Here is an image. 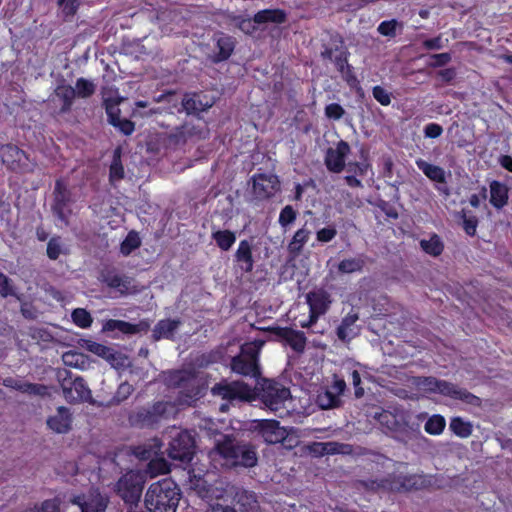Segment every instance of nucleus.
I'll return each instance as SVG.
<instances>
[{"label":"nucleus","instance_id":"4c0bfd02","mask_svg":"<svg viewBox=\"0 0 512 512\" xmlns=\"http://www.w3.org/2000/svg\"><path fill=\"white\" fill-rule=\"evenodd\" d=\"M285 20V14L279 9L262 10L255 14L254 21L258 24L272 22L282 23Z\"/></svg>","mask_w":512,"mask_h":512},{"label":"nucleus","instance_id":"473e14b6","mask_svg":"<svg viewBox=\"0 0 512 512\" xmlns=\"http://www.w3.org/2000/svg\"><path fill=\"white\" fill-rule=\"evenodd\" d=\"M280 336L289 344L296 352H302L306 345L304 334L292 329H282Z\"/></svg>","mask_w":512,"mask_h":512},{"label":"nucleus","instance_id":"4468645a","mask_svg":"<svg viewBox=\"0 0 512 512\" xmlns=\"http://www.w3.org/2000/svg\"><path fill=\"white\" fill-rule=\"evenodd\" d=\"M207 129L205 123L201 119L186 122L183 126L176 128L169 135V140L175 145L186 143L188 140L205 138Z\"/></svg>","mask_w":512,"mask_h":512},{"label":"nucleus","instance_id":"338daca9","mask_svg":"<svg viewBox=\"0 0 512 512\" xmlns=\"http://www.w3.org/2000/svg\"><path fill=\"white\" fill-rule=\"evenodd\" d=\"M37 512H59L58 500L52 499L44 501Z\"/></svg>","mask_w":512,"mask_h":512},{"label":"nucleus","instance_id":"f704fd0d","mask_svg":"<svg viewBox=\"0 0 512 512\" xmlns=\"http://www.w3.org/2000/svg\"><path fill=\"white\" fill-rule=\"evenodd\" d=\"M420 247L425 253L436 257L443 252L444 244L438 235L432 234L428 239L420 240Z\"/></svg>","mask_w":512,"mask_h":512},{"label":"nucleus","instance_id":"423d86ee","mask_svg":"<svg viewBox=\"0 0 512 512\" xmlns=\"http://www.w3.org/2000/svg\"><path fill=\"white\" fill-rule=\"evenodd\" d=\"M257 397L265 408L273 412L285 409V403L290 400V390L279 382L263 379L256 387Z\"/></svg>","mask_w":512,"mask_h":512},{"label":"nucleus","instance_id":"bf43d9fd","mask_svg":"<svg viewBox=\"0 0 512 512\" xmlns=\"http://www.w3.org/2000/svg\"><path fill=\"white\" fill-rule=\"evenodd\" d=\"M462 218H463V228H464L465 232L468 235L473 236L476 232V228L478 225V221H477L476 217L467 216L465 214V212H463Z\"/></svg>","mask_w":512,"mask_h":512},{"label":"nucleus","instance_id":"7ed1b4c3","mask_svg":"<svg viewBox=\"0 0 512 512\" xmlns=\"http://www.w3.org/2000/svg\"><path fill=\"white\" fill-rule=\"evenodd\" d=\"M212 460L221 457L224 460L223 465L253 467L257 463V456L254 449L247 445H236L230 438L218 442L216 447L210 453Z\"/></svg>","mask_w":512,"mask_h":512},{"label":"nucleus","instance_id":"39448f33","mask_svg":"<svg viewBox=\"0 0 512 512\" xmlns=\"http://www.w3.org/2000/svg\"><path fill=\"white\" fill-rule=\"evenodd\" d=\"M263 345L264 341L262 340L243 344L240 353L232 358V371L243 376H259L258 357Z\"/></svg>","mask_w":512,"mask_h":512},{"label":"nucleus","instance_id":"9b49d317","mask_svg":"<svg viewBox=\"0 0 512 512\" xmlns=\"http://www.w3.org/2000/svg\"><path fill=\"white\" fill-rule=\"evenodd\" d=\"M171 438L168 455L171 459L180 462L191 461L194 454V439L188 431L173 427L169 431Z\"/></svg>","mask_w":512,"mask_h":512},{"label":"nucleus","instance_id":"4be33fe9","mask_svg":"<svg viewBox=\"0 0 512 512\" xmlns=\"http://www.w3.org/2000/svg\"><path fill=\"white\" fill-rule=\"evenodd\" d=\"M278 189L279 181L275 175L260 174L253 178V193L257 198H268L274 195Z\"/></svg>","mask_w":512,"mask_h":512},{"label":"nucleus","instance_id":"a19ab883","mask_svg":"<svg viewBox=\"0 0 512 512\" xmlns=\"http://www.w3.org/2000/svg\"><path fill=\"white\" fill-rule=\"evenodd\" d=\"M364 266V260L361 257L347 258L340 261L338 270L341 273L349 274L360 272Z\"/></svg>","mask_w":512,"mask_h":512},{"label":"nucleus","instance_id":"7c9ffc66","mask_svg":"<svg viewBox=\"0 0 512 512\" xmlns=\"http://www.w3.org/2000/svg\"><path fill=\"white\" fill-rule=\"evenodd\" d=\"M62 361L66 366L84 370L90 365L89 358L81 352L67 351L62 355Z\"/></svg>","mask_w":512,"mask_h":512},{"label":"nucleus","instance_id":"8fccbe9b","mask_svg":"<svg viewBox=\"0 0 512 512\" xmlns=\"http://www.w3.org/2000/svg\"><path fill=\"white\" fill-rule=\"evenodd\" d=\"M73 322L80 328H88L92 324V317L83 308H77L72 312Z\"/></svg>","mask_w":512,"mask_h":512},{"label":"nucleus","instance_id":"b1692460","mask_svg":"<svg viewBox=\"0 0 512 512\" xmlns=\"http://www.w3.org/2000/svg\"><path fill=\"white\" fill-rule=\"evenodd\" d=\"M490 188V203L496 209H502L508 203L509 190L508 187L499 182L492 181L489 185Z\"/></svg>","mask_w":512,"mask_h":512},{"label":"nucleus","instance_id":"20e7f679","mask_svg":"<svg viewBox=\"0 0 512 512\" xmlns=\"http://www.w3.org/2000/svg\"><path fill=\"white\" fill-rule=\"evenodd\" d=\"M431 480L421 474L398 475L381 480H371L366 483V487L371 490H389L396 492H406L411 490H419L428 487Z\"/></svg>","mask_w":512,"mask_h":512},{"label":"nucleus","instance_id":"0e129e2a","mask_svg":"<svg viewBox=\"0 0 512 512\" xmlns=\"http://www.w3.org/2000/svg\"><path fill=\"white\" fill-rule=\"evenodd\" d=\"M442 132V127L436 123H430L426 125L424 129V134L428 138H437L442 134Z\"/></svg>","mask_w":512,"mask_h":512},{"label":"nucleus","instance_id":"13d9d810","mask_svg":"<svg viewBox=\"0 0 512 512\" xmlns=\"http://www.w3.org/2000/svg\"><path fill=\"white\" fill-rule=\"evenodd\" d=\"M337 230L334 227H325L317 231L316 238L319 242L327 243L335 238Z\"/></svg>","mask_w":512,"mask_h":512},{"label":"nucleus","instance_id":"680f3d73","mask_svg":"<svg viewBox=\"0 0 512 512\" xmlns=\"http://www.w3.org/2000/svg\"><path fill=\"white\" fill-rule=\"evenodd\" d=\"M132 392H133L132 385H130L128 383L120 384V386L118 387L117 393L114 397L115 402L119 403V402L127 399L128 396L131 395Z\"/></svg>","mask_w":512,"mask_h":512},{"label":"nucleus","instance_id":"a18cd8bd","mask_svg":"<svg viewBox=\"0 0 512 512\" xmlns=\"http://www.w3.org/2000/svg\"><path fill=\"white\" fill-rule=\"evenodd\" d=\"M140 244H141V240H140L139 235L136 232L131 231L128 233L126 238L121 243L120 251L123 255L127 256L132 251L137 249L140 246Z\"/></svg>","mask_w":512,"mask_h":512},{"label":"nucleus","instance_id":"3c124183","mask_svg":"<svg viewBox=\"0 0 512 512\" xmlns=\"http://www.w3.org/2000/svg\"><path fill=\"white\" fill-rule=\"evenodd\" d=\"M105 108L106 113L108 115V121L109 123H114L119 117L120 109H119V100H113V99H105Z\"/></svg>","mask_w":512,"mask_h":512},{"label":"nucleus","instance_id":"c85d7f7f","mask_svg":"<svg viewBox=\"0 0 512 512\" xmlns=\"http://www.w3.org/2000/svg\"><path fill=\"white\" fill-rule=\"evenodd\" d=\"M358 320L356 314H348L343 320L341 325L338 327V337L343 341H349L358 334V328L355 323Z\"/></svg>","mask_w":512,"mask_h":512},{"label":"nucleus","instance_id":"a211bd4d","mask_svg":"<svg viewBox=\"0 0 512 512\" xmlns=\"http://www.w3.org/2000/svg\"><path fill=\"white\" fill-rule=\"evenodd\" d=\"M72 423V413L65 406H59L46 420L47 427L57 434L68 433L72 429Z\"/></svg>","mask_w":512,"mask_h":512},{"label":"nucleus","instance_id":"cd10ccee","mask_svg":"<svg viewBox=\"0 0 512 512\" xmlns=\"http://www.w3.org/2000/svg\"><path fill=\"white\" fill-rule=\"evenodd\" d=\"M311 235V231L307 229L306 227H302L298 229L291 241L288 244V252L293 256L296 257L300 254L302 251L304 245L308 242Z\"/></svg>","mask_w":512,"mask_h":512},{"label":"nucleus","instance_id":"0eeeda50","mask_svg":"<svg viewBox=\"0 0 512 512\" xmlns=\"http://www.w3.org/2000/svg\"><path fill=\"white\" fill-rule=\"evenodd\" d=\"M373 417L400 442L408 443L417 436L418 431L408 424L404 413L381 411L376 412Z\"/></svg>","mask_w":512,"mask_h":512},{"label":"nucleus","instance_id":"6e6552de","mask_svg":"<svg viewBox=\"0 0 512 512\" xmlns=\"http://www.w3.org/2000/svg\"><path fill=\"white\" fill-rule=\"evenodd\" d=\"M416 385L421 391L426 393H440L453 399L462 400L468 404H480V399L468 391L457 388L449 382L438 380L433 377L419 378L416 382Z\"/></svg>","mask_w":512,"mask_h":512},{"label":"nucleus","instance_id":"a878e982","mask_svg":"<svg viewBox=\"0 0 512 512\" xmlns=\"http://www.w3.org/2000/svg\"><path fill=\"white\" fill-rule=\"evenodd\" d=\"M311 452L315 454H348L351 452V447L347 444H341L338 442H326V443H313L310 446Z\"/></svg>","mask_w":512,"mask_h":512},{"label":"nucleus","instance_id":"f3484780","mask_svg":"<svg viewBox=\"0 0 512 512\" xmlns=\"http://www.w3.org/2000/svg\"><path fill=\"white\" fill-rule=\"evenodd\" d=\"M349 152L350 146L345 141H339L335 147L329 148L325 156L327 169L334 173H340L345 167V160Z\"/></svg>","mask_w":512,"mask_h":512},{"label":"nucleus","instance_id":"e433bc0d","mask_svg":"<svg viewBox=\"0 0 512 512\" xmlns=\"http://www.w3.org/2000/svg\"><path fill=\"white\" fill-rule=\"evenodd\" d=\"M107 286L116 289L121 294L131 293L133 290L132 282L127 277L110 275L105 278Z\"/></svg>","mask_w":512,"mask_h":512},{"label":"nucleus","instance_id":"5fc2aeb1","mask_svg":"<svg viewBox=\"0 0 512 512\" xmlns=\"http://www.w3.org/2000/svg\"><path fill=\"white\" fill-rule=\"evenodd\" d=\"M345 110L337 103H331L325 107V115L329 119L339 120L343 117Z\"/></svg>","mask_w":512,"mask_h":512},{"label":"nucleus","instance_id":"c03bdc74","mask_svg":"<svg viewBox=\"0 0 512 512\" xmlns=\"http://www.w3.org/2000/svg\"><path fill=\"white\" fill-rule=\"evenodd\" d=\"M73 88L75 90V97L87 98L94 94L96 86L90 80L79 78Z\"/></svg>","mask_w":512,"mask_h":512},{"label":"nucleus","instance_id":"ea45409f","mask_svg":"<svg viewBox=\"0 0 512 512\" xmlns=\"http://www.w3.org/2000/svg\"><path fill=\"white\" fill-rule=\"evenodd\" d=\"M449 428L451 431L460 438H467L472 434V425L468 421H464L460 417L451 419Z\"/></svg>","mask_w":512,"mask_h":512},{"label":"nucleus","instance_id":"79ce46f5","mask_svg":"<svg viewBox=\"0 0 512 512\" xmlns=\"http://www.w3.org/2000/svg\"><path fill=\"white\" fill-rule=\"evenodd\" d=\"M18 391L28 394V395H36V396H46L49 394V388L43 384H34L29 383L24 380L21 381L20 386H18Z\"/></svg>","mask_w":512,"mask_h":512},{"label":"nucleus","instance_id":"393cba45","mask_svg":"<svg viewBox=\"0 0 512 512\" xmlns=\"http://www.w3.org/2000/svg\"><path fill=\"white\" fill-rule=\"evenodd\" d=\"M235 257L243 271L250 272L253 269L252 248L247 240L240 241Z\"/></svg>","mask_w":512,"mask_h":512},{"label":"nucleus","instance_id":"c9c22d12","mask_svg":"<svg viewBox=\"0 0 512 512\" xmlns=\"http://www.w3.org/2000/svg\"><path fill=\"white\" fill-rule=\"evenodd\" d=\"M55 96L62 101L61 111L67 112L73 104L75 90L70 85H59L55 89Z\"/></svg>","mask_w":512,"mask_h":512},{"label":"nucleus","instance_id":"72a5a7b5","mask_svg":"<svg viewBox=\"0 0 512 512\" xmlns=\"http://www.w3.org/2000/svg\"><path fill=\"white\" fill-rule=\"evenodd\" d=\"M216 44L218 48L216 56L217 61H223L229 58L235 46L233 38L224 34H219L216 38Z\"/></svg>","mask_w":512,"mask_h":512},{"label":"nucleus","instance_id":"dca6fc26","mask_svg":"<svg viewBox=\"0 0 512 512\" xmlns=\"http://www.w3.org/2000/svg\"><path fill=\"white\" fill-rule=\"evenodd\" d=\"M80 345L82 348L105 359L114 368H120L127 364V358L123 354L114 351L110 347L97 342H93L91 340H82Z\"/></svg>","mask_w":512,"mask_h":512},{"label":"nucleus","instance_id":"5701e85b","mask_svg":"<svg viewBox=\"0 0 512 512\" xmlns=\"http://www.w3.org/2000/svg\"><path fill=\"white\" fill-rule=\"evenodd\" d=\"M150 328V322L147 320H142L137 324H132L122 320H114L110 319L104 322L102 331L103 332H113L119 331L122 334H136L142 331H148Z\"/></svg>","mask_w":512,"mask_h":512},{"label":"nucleus","instance_id":"864d4df0","mask_svg":"<svg viewBox=\"0 0 512 512\" xmlns=\"http://www.w3.org/2000/svg\"><path fill=\"white\" fill-rule=\"evenodd\" d=\"M295 219H296L295 210L292 208V206L287 205L281 210L278 221L282 227H286V226L290 225L291 223H293L295 221Z\"/></svg>","mask_w":512,"mask_h":512},{"label":"nucleus","instance_id":"69168bd1","mask_svg":"<svg viewBox=\"0 0 512 512\" xmlns=\"http://www.w3.org/2000/svg\"><path fill=\"white\" fill-rule=\"evenodd\" d=\"M0 294L3 297L13 295V290L10 285V281H9L8 277L2 273H0Z\"/></svg>","mask_w":512,"mask_h":512},{"label":"nucleus","instance_id":"774afa93","mask_svg":"<svg viewBox=\"0 0 512 512\" xmlns=\"http://www.w3.org/2000/svg\"><path fill=\"white\" fill-rule=\"evenodd\" d=\"M431 58L434 60V62L431 63V65L435 67L443 66L451 60V56L448 53L434 54L431 56Z\"/></svg>","mask_w":512,"mask_h":512},{"label":"nucleus","instance_id":"37998d69","mask_svg":"<svg viewBox=\"0 0 512 512\" xmlns=\"http://www.w3.org/2000/svg\"><path fill=\"white\" fill-rule=\"evenodd\" d=\"M446 426V421L441 415L431 416L425 423L424 429L430 435H440Z\"/></svg>","mask_w":512,"mask_h":512},{"label":"nucleus","instance_id":"58836bf2","mask_svg":"<svg viewBox=\"0 0 512 512\" xmlns=\"http://www.w3.org/2000/svg\"><path fill=\"white\" fill-rule=\"evenodd\" d=\"M212 238L215 240L217 246L227 251L229 250L236 241L235 233L229 230H218L212 233Z\"/></svg>","mask_w":512,"mask_h":512},{"label":"nucleus","instance_id":"9d476101","mask_svg":"<svg viewBox=\"0 0 512 512\" xmlns=\"http://www.w3.org/2000/svg\"><path fill=\"white\" fill-rule=\"evenodd\" d=\"M144 477L137 471H129L124 474L116 483V492L122 498V500L131 506L127 512H142L132 508L136 505L141 497Z\"/></svg>","mask_w":512,"mask_h":512},{"label":"nucleus","instance_id":"6e6d98bb","mask_svg":"<svg viewBox=\"0 0 512 512\" xmlns=\"http://www.w3.org/2000/svg\"><path fill=\"white\" fill-rule=\"evenodd\" d=\"M373 97L383 106H388L391 103L390 93L381 86L373 88Z\"/></svg>","mask_w":512,"mask_h":512},{"label":"nucleus","instance_id":"09e8293b","mask_svg":"<svg viewBox=\"0 0 512 512\" xmlns=\"http://www.w3.org/2000/svg\"><path fill=\"white\" fill-rule=\"evenodd\" d=\"M317 402L323 409H330L338 405L339 398L331 390H325L318 394Z\"/></svg>","mask_w":512,"mask_h":512},{"label":"nucleus","instance_id":"f03ea898","mask_svg":"<svg viewBox=\"0 0 512 512\" xmlns=\"http://www.w3.org/2000/svg\"><path fill=\"white\" fill-rule=\"evenodd\" d=\"M180 490L170 478L151 484L145 494V506L150 512H176Z\"/></svg>","mask_w":512,"mask_h":512},{"label":"nucleus","instance_id":"f257e3e1","mask_svg":"<svg viewBox=\"0 0 512 512\" xmlns=\"http://www.w3.org/2000/svg\"><path fill=\"white\" fill-rule=\"evenodd\" d=\"M168 386L180 388L177 403L161 401L155 403L147 412V420L156 422L160 418L174 416L180 407L192 405L202 394L200 380L189 371H173L165 376Z\"/></svg>","mask_w":512,"mask_h":512},{"label":"nucleus","instance_id":"bb28decb","mask_svg":"<svg viewBox=\"0 0 512 512\" xmlns=\"http://www.w3.org/2000/svg\"><path fill=\"white\" fill-rule=\"evenodd\" d=\"M183 109L188 113L200 112L212 106L209 101H203L201 94H186L182 99Z\"/></svg>","mask_w":512,"mask_h":512},{"label":"nucleus","instance_id":"4d7b16f0","mask_svg":"<svg viewBox=\"0 0 512 512\" xmlns=\"http://www.w3.org/2000/svg\"><path fill=\"white\" fill-rule=\"evenodd\" d=\"M63 13L67 16L74 15L79 7L80 0H58Z\"/></svg>","mask_w":512,"mask_h":512},{"label":"nucleus","instance_id":"de8ad7c7","mask_svg":"<svg viewBox=\"0 0 512 512\" xmlns=\"http://www.w3.org/2000/svg\"><path fill=\"white\" fill-rule=\"evenodd\" d=\"M403 24L397 21L396 19H392L389 21H383L379 24L377 31L383 35L388 37H395L398 30H402Z\"/></svg>","mask_w":512,"mask_h":512},{"label":"nucleus","instance_id":"052dcab7","mask_svg":"<svg viewBox=\"0 0 512 512\" xmlns=\"http://www.w3.org/2000/svg\"><path fill=\"white\" fill-rule=\"evenodd\" d=\"M111 124L117 127L125 135H130L134 131V123L127 119L118 118L116 121H114V123Z\"/></svg>","mask_w":512,"mask_h":512},{"label":"nucleus","instance_id":"f8f14e48","mask_svg":"<svg viewBox=\"0 0 512 512\" xmlns=\"http://www.w3.org/2000/svg\"><path fill=\"white\" fill-rule=\"evenodd\" d=\"M162 444L159 440L154 439L153 444L149 445V448L146 446L137 447L135 450V454L137 457L147 460L150 459L148 464V473L151 477H155L159 474H165L170 471L169 463L164 458L157 457Z\"/></svg>","mask_w":512,"mask_h":512},{"label":"nucleus","instance_id":"2f4dec72","mask_svg":"<svg viewBox=\"0 0 512 512\" xmlns=\"http://www.w3.org/2000/svg\"><path fill=\"white\" fill-rule=\"evenodd\" d=\"M178 326L179 322L176 320H161L153 329V337L155 340H159L161 338H172Z\"/></svg>","mask_w":512,"mask_h":512},{"label":"nucleus","instance_id":"1a4fd4ad","mask_svg":"<svg viewBox=\"0 0 512 512\" xmlns=\"http://www.w3.org/2000/svg\"><path fill=\"white\" fill-rule=\"evenodd\" d=\"M57 381L62 389L65 400L69 403L91 402V390L81 377L72 378L70 371L59 369Z\"/></svg>","mask_w":512,"mask_h":512},{"label":"nucleus","instance_id":"412c9836","mask_svg":"<svg viewBox=\"0 0 512 512\" xmlns=\"http://www.w3.org/2000/svg\"><path fill=\"white\" fill-rule=\"evenodd\" d=\"M3 164L13 170H28V158L24 151L14 145H5L0 150Z\"/></svg>","mask_w":512,"mask_h":512},{"label":"nucleus","instance_id":"603ef678","mask_svg":"<svg viewBox=\"0 0 512 512\" xmlns=\"http://www.w3.org/2000/svg\"><path fill=\"white\" fill-rule=\"evenodd\" d=\"M64 253L60 238H52L47 245V255L50 259L56 260Z\"/></svg>","mask_w":512,"mask_h":512},{"label":"nucleus","instance_id":"e2e57ef3","mask_svg":"<svg viewBox=\"0 0 512 512\" xmlns=\"http://www.w3.org/2000/svg\"><path fill=\"white\" fill-rule=\"evenodd\" d=\"M191 487L198 490L199 493L206 490L207 481L204 480L201 475H197L194 472L190 473Z\"/></svg>","mask_w":512,"mask_h":512},{"label":"nucleus","instance_id":"c756f323","mask_svg":"<svg viewBox=\"0 0 512 512\" xmlns=\"http://www.w3.org/2000/svg\"><path fill=\"white\" fill-rule=\"evenodd\" d=\"M416 165L431 181L437 183L446 181L445 171L442 167L430 164L423 159L416 160Z\"/></svg>","mask_w":512,"mask_h":512},{"label":"nucleus","instance_id":"2eb2a0df","mask_svg":"<svg viewBox=\"0 0 512 512\" xmlns=\"http://www.w3.org/2000/svg\"><path fill=\"white\" fill-rule=\"evenodd\" d=\"M70 501L79 506L81 512H105L109 499L97 489H92L87 494L73 497Z\"/></svg>","mask_w":512,"mask_h":512},{"label":"nucleus","instance_id":"49530a36","mask_svg":"<svg viewBox=\"0 0 512 512\" xmlns=\"http://www.w3.org/2000/svg\"><path fill=\"white\" fill-rule=\"evenodd\" d=\"M120 154H121V151L119 148H117L114 151L113 161L110 166V175L109 176H110V181H112V182L119 181L124 177V168L121 164Z\"/></svg>","mask_w":512,"mask_h":512},{"label":"nucleus","instance_id":"6ab92c4d","mask_svg":"<svg viewBox=\"0 0 512 512\" xmlns=\"http://www.w3.org/2000/svg\"><path fill=\"white\" fill-rule=\"evenodd\" d=\"M255 428L259 430L265 442L275 444L283 441L287 432L276 420H256Z\"/></svg>","mask_w":512,"mask_h":512},{"label":"nucleus","instance_id":"aec40b11","mask_svg":"<svg viewBox=\"0 0 512 512\" xmlns=\"http://www.w3.org/2000/svg\"><path fill=\"white\" fill-rule=\"evenodd\" d=\"M307 303L310 307V323H314L329 308L330 295L323 289L312 291L307 294Z\"/></svg>","mask_w":512,"mask_h":512},{"label":"nucleus","instance_id":"ddd939ff","mask_svg":"<svg viewBox=\"0 0 512 512\" xmlns=\"http://www.w3.org/2000/svg\"><path fill=\"white\" fill-rule=\"evenodd\" d=\"M214 395L227 400L251 401L255 398V392L244 382L220 383L212 388Z\"/></svg>","mask_w":512,"mask_h":512}]
</instances>
